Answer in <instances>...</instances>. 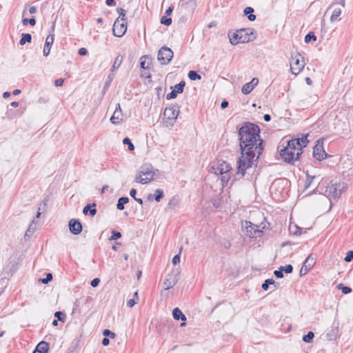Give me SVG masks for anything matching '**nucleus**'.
Here are the masks:
<instances>
[{
  "label": "nucleus",
  "instance_id": "obj_1",
  "mask_svg": "<svg viewBox=\"0 0 353 353\" xmlns=\"http://www.w3.org/2000/svg\"><path fill=\"white\" fill-rule=\"evenodd\" d=\"M257 125L245 123L239 130L241 156L237 161V174L244 176L263 151V141L260 138Z\"/></svg>",
  "mask_w": 353,
  "mask_h": 353
},
{
  "label": "nucleus",
  "instance_id": "obj_2",
  "mask_svg": "<svg viewBox=\"0 0 353 353\" xmlns=\"http://www.w3.org/2000/svg\"><path fill=\"white\" fill-rule=\"evenodd\" d=\"M345 188L344 183H333L332 181L330 184L325 185V183L321 182L314 192L323 194L332 201V199L335 200L339 198Z\"/></svg>",
  "mask_w": 353,
  "mask_h": 353
},
{
  "label": "nucleus",
  "instance_id": "obj_3",
  "mask_svg": "<svg viewBox=\"0 0 353 353\" xmlns=\"http://www.w3.org/2000/svg\"><path fill=\"white\" fill-rule=\"evenodd\" d=\"M212 172L220 176L223 186H225L230 180L231 175V167L225 161L218 162L216 165L211 168Z\"/></svg>",
  "mask_w": 353,
  "mask_h": 353
},
{
  "label": "nucleus",
  "instance_id": "obj_4",
  "mask_svg": "<svg viewBox=\"0 0 353 353\" xmlns=\"http://www.w3.org/2000/svg\"><path fill=\"white\" fill-rule=\"evenodd\" d=\"M154 172L150 164H143L139 170L135 181L141 184H146L153 180Z\"/></svg>",
  "mask_w": 353,
  "mask_h": 353
},
{
  "label": "nucleus",
  "instance_id": "obj_5",
  "mask_svg": "<svg viewBox=\"0 0 353 353\" xmlns=\"http://www.w3.org/2000/svg\"><path fill=\"white\" fill-rule=\"evenodd\" d=\"M241 228L245 234L249 238H256L263 234V230L260 229V225L253 224L250 221H245L242 223Z\"/></svg>",
  "mask_w": 353,
  "mask_h": 353
},
{
  "label": "nucleus",
  "instance_id": "obj_6",
  "mask_svg": "<svg viewBox=\"0 0 353 353\" xmlns=\"http://www.w3.org/2000/svg\"><path fill=\"white\" fill-rule=\"evenodd\" d=\"M179 114V105L178 104H173L170 107L166 108L164 110L163 115L165 119H167V125L172 126L174 124Z\"/></svg>",
  "mask_w": 353,
  "mask_h": 353
},
{
  "label": "nucleus",
  "instance_id": "obj_7",
  "mask_svg": "<svg viewBox=\"0 0 353 353\" xmlns=\"http://www.w3.org/2000/svg\"><path fill=\"white\" fill-rule=\"evenodd\" d=\"M303 152H294L292 149L283 146V148L280 149V155L283 160L287 163H293L299 159Z\"/></svg>",
  "mask_w": 353,
  "mask_h": 353
},
{
  "label": "nucleus",
  "instance_id": "obj_8",
  "mask_svg": "<svg viewBox=\"0 0 353 353\" xmlns=\"http://www.w3.org/2000/svg\"><path fill=\"white\" fill-rule=\"evenodd\" d=\"M305 62L303 57L300 54L292 57L290 61V70L293 74H299L304 68Z\"/></svg>",
  "mask_w": 353,
  "mask_h": 353
},
{
  "label": "nucleus",
  "instance_id": "obj_9",
  "mask_svg": "<svg viewBox=\"0 0 353 353\" xmlns=\"http://www.w3.org/2000/svg\"><path fill=\"white\" fill-rule=\"evenodd\" d=\"M173 55L174 53L170 48L163 46L158 52L157 59L161 65H168L171 61Z\"/></svg>",
  "mask_w": 353,
  "mask_h": 353
},
{
  "label": "nucleus",
  "instance_id": "obj_10",
  "mask_svg": "<svg viewBox=\"0 0 353 353\" xmlns=\"http://www.w3.org/2000/svg\"><path fill=\"white\" fill-rule=\"evenodd\" d=\"M127 30V23L125 21H120L119 18H117L113 25V34L115 37H122Z\"/></svg>",
  "mask_w": 353,
  "mask_h": 353
},
{
  "label": "nucleus",
  "instance_id": "obj_11",
  "mask_svg": "<svg viewBox=\"0 0 353 353\" xmlns=\"http://www.w3.org/2000/svg\"><path fill=\"white\" fill-rule=\"evenodd\" d=\"M315 263L316 259L312 256V254H310L305 260L300 270V275L303 276L306 274L308 271L314 265Z\"/></svg>",
  "mask_w": 353,
  "mask_h": 353
},
{
  "label": "nucleus",
  "instance_id": "obj_12",
  "mask_svg": "<svg viewBox=\"0 0 353 353\" xmlns=\"http://www.w3.org/2000/svg\"><path fill=\"white\" fill-rule=\"evenodd\" d=\"M179 272L167 275L164 282L163 288L168 290L174 286L178 282Z\"/></svg>",
  "mask_w": 353,
  "mask_h": 353
},
{
  "label": "nucleus",
  "instance_id": "obj_13",
  "mask_svg": "<svg viewBox=\"0 0 353 353\" xmlns=\"http://www.w3.org/2000/svg\"><path fill=\"white\" fill-rule=\"evenodd\" d=\"M110 121L114 125L121 124L123 121V115L119 103L117 104L115 110L110 118Z\"/></svg>",
  "mask_w": 353,
  "mask_h": 353
},
{
  "label": "nucleus",
  "instance_id": "obj_14",
  "mask_svg": "<svg viewBox=\"0 0 353 353\" xmlns=\"http://www.w3.org/2000/svg\"><path fill=\"white\" fill-rule=\"evenodd\" d=\"M238 33L241 43H248L252 40L251 37L253 32L250 29H241L238 30Z\"/></svg>",
  "mask_w": 353,
  "mask_h": 353
},
{
  "label": "nucleus",
  "instance_id": "obj_15",
  "mask_svg": "<svg viewBox=\"0 0 353 353\" xmlns=\"http://www.w3.org/2000/svg\"><path fill=\"white\" fill-rule=\"evenodd\" d=\"M68 226L70 232L72 233L73 234H79L82 231V225L81 222L77 219H71L69 221Z\"/></svg>",
  "mask_w": 353,
  "mask_h": 353
},
{
  "label": "nucleus",
  "instance_id": "obj_16",
  "mask_svg": "<svg viewBox=\"0 0 353 353\" xmlns=\"http://www.w3.org/2000/svg\"><path fill=\"white\" fill-rule=\"evenodd\" d=\"M339 322L334 321L330 329L326 334V338L329 341H334L339 335Z\"/></svg>",
  "mask_w": 353,
  "mask_h": 353
},
{
  "label": "nucleus",
  "instance_id": "obj_17",
  "mask_svg": "<svg viewBox=\"0 0 353 353\" xmlns=\"http://www.w3.org/2000/svg\"><path fill=\"white\" fill-rule=\"evenodd\" d=\"M327 156L322 145H316L313 150V157L318 161H322Z\"/></svg>",
  "mask_w": 353,
  "mask_h": 353
},
{
  "label": "nucleus",
  "instance_id": "obj_18",
  "mask_svg": "<svg viewBox=\"0 0 353 353\" xmlns=\"http://www.w3.org/2000/svg\"><path fill=\"white\" fill-rule=\"evenodd\" d=\"M54 41V34H50L47 37L43 48V55L45 57H47L50 51V48L53 43Z\"/></svg>",
  "mask_w": 353,
  "mask_h": 353
},
{
  "label": "nucleus",
  "instance_id": "obj_19",
  "mask_svg": "<svg viewBox=\"0 0 353 353\" xmlns=\"http://www.w3.org/2000/svg\"><path fill=\"white\" fill-rule=\"evenodd\" d=\"M83 213L93 217L97 213L96 203L87 204L83 209Z\"/></svg>",
  "mask_w": 353,
  "mask_h": 353
},
{
  "label": "nucleus",
  "instance_id": "obj_20",
  "mask_svg": "<svg viewBox=\"0 0 353 353\" xmlns=\"http://www.w3.org/2000/svg\"><path fill=\"white\" fill-rule=\"evenodd\" d=\"M49 350V344L43 341L38 343L35 350L32 353H48Z\"/></svg>",
  "mask_w": 353,
  "mask_h": 353
},
{
  "label": "nucleus",
  "instance_id": "obj_21",
  "mask_svg": "<svg viewBox=\"0 0 353 353\" xmlns=\"http://www.w3.org/2000/svg\"><path fill=\"white\" fill-rule=\"evenodd\" d=\"M286 146L292 149L294 152H302L300 141L296 140V139L288 141Z\"/></svg>",
  "mask_w": 353,
  "mask_h": 353
},
{
  "label": "nucleus",
  "instance_id": "obj_22",
  "mask_svg": "<svg viewBox=\"0 0 353 353\" xmlns=\"http://www.w3.org/2000/svg\"><path fill=\"white\" fill-rule=\"evenodd\" d=\"M172 316L176 320H181L183 321H186V316L183 314L181 310L178 307H175L172 310Z\"/></svg>",
  "mask_w": 353,
  "mask_h": 353
},
{
  "label": "nucleus",
  "instance_id": "obj_23",
  "mask_svg": "<svg viewBox=\"0 0 353 353\" xmlns=\"http://www.w3.org/2000/svg\"><path fill=\"white\" fill-rule=\"evenodd\" d=\"M150 65V59L148 56L144 55L140 58V66L143 69H148Z\"/></svg>",
  "mask_w": 353,
  "mask_h": 353
},
{
  "label": "nucleus",
  "instance_id": "obj_24",
  "mask_svg": "<svg viewBox=\"0 0 353 353\" xmlns=\"http://www.w3.org/2000/svg\"><path fill=\"white\" fill-rule=\"evenodd\" d=\"M254 12V9L251 7H246L243 10L244 14L248 17V19L250 21H253L256 19V15L253 14Z\"/></svg>",
  "mask_w": 353,
  "mask_h": 353
},
{
  "label": "nucleus",
  "instance_id": "obj_25",
  "mask_svg": "<svg viewBox=\"0 0 353 353\" xmlns=\"http://www.w3.org/2000/svg\"><path fill=\"white\" fill-rule=\"evenodd\" d=\"M228 37H229L230 42L231 43V44L236 45L238 43H241V42H240L241 39L239 37L238 30L236 32L229 33Z\"/></svg>",
  "mask_w": 353,
  "mask_h": 353
},
{
  "label": "nucleus",
  "instance_id": "obj_26",
  "mask_svg": "<svg viewBox=\"0 0 353 353\" xmlns=\"http://www.w3.org/2000/svg\"><path fill=\"white\" fill-rule=\"evenodd\" d=\"M48 202V199H45L39 204V206L38 207V211H37V213L36 214V218L37 219H39L40 218L41 214V211H43V212L46 211Z\"/></svg>",
  "mask_w": 353,
  "mask_h": 353
},
{
  "label": "nucleus",
  "instance_id": "obj_27",
  "mask_svg": "<svg viewBox=\"0 0 353 353\" xmlns=\"http://www.w3.org/2000/svg\"><path fill=\"white\" fill-rule=\"evenodd\" d=\"M129 202L128 197L123 196L120 197L118 200L117 208L119 210H123L124 209L125 204L128 203Z\"/></svg>",
  "mask_w": 353,
  "mask_h": 353
},
{
  "label": "nucleus",
  "instance_id": "obj_28",
  "mask_svg": "<svg viewBox=\"0 0 353 353\" xmlns=\"http://www.w3.org/2000/svg\"><path fill=\"white\" fill-rule=\"evenodd\" d=\"M32 40V36L29 33H23L21 38L19 41V44L21 46L25 45L26 43H30Z\"/></svg>",
  "mask_w": 353,
  "mask_h": 353
},
{
  "label": "nucleus",
  "instance_id": "obj_29",
  "mask_svg": "<svg viewBox=\"0 0 353 353\" xmlns=\"http://www.w3.org/2000/svg\"><path fill=\"white\" fill-rule=\"evenodd\" d=\"M270 285H274L275 288H277L278 283H276L274 279H266L264 283L262 284V288L263 290H268L269 288Z\"/></svg>",
  "mask_w": 353,
  "mask_h": 353
},
{
  "label": "nucleus",
  "instance_id": "obj_30",
  "mask_svg": "<svg viewBox=\"0 0 353 353\" xmlns=\"http://www.w3.org/2000/svg\"><path fill=\"white\" fill-rule=\"evenodd\" d=\"M123 59V55H118L115 59L112 65V71L119 68Z\"/></svg>",
  "mask_w": 353,
  "mask_h": 353
},
{
  "label": "nucleus",
  "instance_id": "obj_31",
  "mask_svg": "<svg viewBox=\"0 0 353 353\" xmlns=\"http://www.w3.org/2000/svg\"><path fill=\"white\" fill-rule=\"evenodd\" d=\"M185 85V82L184 81H181L174 86L173 90H174L178 94H181L183 92Z\"/></svg>",
  "mask_w": 353,
  "mask_h": 353
},
{
  "label": "nucleus",
  "instance_id": "obj_32",
  "mask_svg": "<svg viewBox=\"0 0 353 353\" xmlns=\"http://www.w3.org/2000/svg\"><path fill=\"white\" fill-rule=\"evenodd\" d=\"M188 76L189 79L192 81H196V80H201V76L196 71L194 70H190L189 71Z\"/></svg>",
  "mask_w": 353,
  "mask_h": 353
},
{
  "label": "nucleus",
  "instance_id": "obj_33",
  "mask_svg": "<svg viewBox=\"0 0 353 353\" xmlns=\"http://www.w3.org/2000/svg\"><path fill=\"white\" fill-rule=\"evenodd\" d=\"M254 89V85H251V83H245L243 85L241 91L244 94H250L252 90Z\"/></svg>",
  "mask_w": 353,
  "mask_h": 353
},
{
  "label": "nucleus",
  "instance_id": "obj_34",
  "mask_svg": "<svg viewBox=\"0 0 353 353\" xmlns=\"http://www.w3.org/2000/svg\"><path fill=\"white\" fill-rule=\"evenodd\" d=\"M336 288L337 289L341 290L345 294H347L352 291L351 288L345 286L343 283L338 284Z\"/></svg>",
  "mask_w": 353,
  "mask_h": 353
},
{
  "label": "nucleus",
  "instance_id": "obj_35",
  "mask_svg": "<svg viewBox=\"0 0 353 353\" xmlns=\"http://www.w3.org/2000/svg\"><path fill=\"white\" fill-rule=\"evenodd\" d=\"M341 8H335L332 12V14L330 18L331 21H336L338 19L339 17L341 15Z\"/></svg>",
  "mask_w": 353,
  "mask_h": 353
},
{
  "label": "nucleus",
  "instance_id": "obj_36",
  "mask_svg": "<svg viewBox=\"0 0 353 353\" xmlns=\"http://www.w3.org/2000/svg\"><path fill=\"white\" fill-rule=\"evenodd\" d=\"M163 195H164V194H163V190H161L160 189H157L155 190L154 194L153 195V196L156 201L159 202L161 200V199L163 197Z\"/></svg>",
  "mask_w": 353,
  "mask_h": 353
},
{
  "label": "nucleus",
  "instance_id": "obj_37",
  "mask_svg": "<svg viewBox=\"0 0 353 353\" xmlns=\"http://www.w3.org/2000/svg\"><path fill=\"white\" fill-rule=\"evenodd\" d=\"M289 230L291 233L295 235H300L301 234L302 228H299L297 225H294L293 226L290 225L289 228Z\"/></svg>",
  "mask_w": 353,
  "mask_h": 353
},
{
  "label": "nucleus",
  "instance_id": "obj_38",
  "mask_svg": "<svg viewBox=\"0 0 353 353\" xmlns=\"http://www.w3.org/2000/svg\"><path fill=\"white\" fill-rule=\"evenodd\" d=\"M314 334L312 331H310L307 334H305L303 336V341L305 343H309L312 341V339H314Z\"/></svg>",
  "mask_w": 353,
  "mask_h": 353
},
{
  "label": "nucleus",
  "instance_id": "obj_39",
  "mask_svg": "<svg viewBox=\"0 0 353 353\" xmlns=\"http://www.w3.org/2000/svg\"><path fill=\"white\" fill-rule=\"evenodd\" d=\"M316 40V37L314 34V33L312 32H310L308 34H307L305 35V39H304L305 42L307 43L310 42L311 41H315Z\"/></svg>",
  "mask_w": 353,
  "mask_h": 353
},
{
  "label": "nucleus",
  "instance_id": "obj_40",
  "mask_svg": "<svg viewBox=\"0 0 353 353\" xmlns=\"http://www.w3.org/2000/svg\"><path fill=\"white\" fill-rule=\"evenodd\" d=\"M123 143L124 145H127L128 146V149L130 151H132L134 150V145L130 141V139L128 137H125L123 139Z\"/></svg>",
  "mask_w": 353,
  "mask_h": 353
},
{
  "label": "nucleus",
  "instance_id": "obj_41",
  "mask_svg": "<svg viewBox=\"0 0 353 353\" xmlns=\"http://www.w3.org/2000/svg\"><path fill=\"white\" fill-rule=\"evenodd\" d=\"M117 12L119 13V19H120V21H125L126 19H125V13H126V11L121 8H118L117 9Z\"/></svg>",
  "mask_w": 353,
  "mask_h": 353
},
{
  "label": "nucleus",
  "instance_id": "obj_42",
  "mask_svg": "<svg viewBox=\"0 0 353 353\" xmlns=\"http://www.w3.org/2000/svg\"><path fill=\"white\" fill-rule=\"evenodd\" d=\"M296 140L300 141V146L303 148V147H305L308 143L307 134L303 135L301 138L296 139Z\"/></svg>",
  "mask_w": 353,
  "mask_h": 353
},
{
  "label": "nucleus",
  "instance_id": "obj_43",
  "mask_svg": "<svg viewBox=\"0 0 353 353\" xmlns=\"http://www.w3.org/2000/svg\"><path fill=\"white\" fill-rule=\"evenodd\" d=\"M54 316L57 318V320L61 322H64L65 320V314L61 311H57L54 313Z\"/></svg>",
  "mask_w": 353,
  "mask_h": 353
},
{
  "label": "nucleus",
  "instance_id": "obj_44",
  "mask_svg": "<svg viewBox=\"0 0 353 353\" xmlns=\"http://www.w3.org/2000/svg\"><path fill=\"white\" fill-rule=\"evenodd\" d=\"M111 233H112V236L109 239L110 241L117 240L121 237V233L118 231L112 230L111 232Z\"/></svg>",
  "mask_w": 353,
  "mask_h": 353
},
{
  "label": "nucleus",
  "instance_id": "obj_45",
  "mask_svg": "<svg viewBox=\"0 0 353 353\" xmlns=\"http://www.w3.org/2000/svg\"><path fill=\"white\" fill-rule=\"evenodd\" d=\"M279 268L283 270V272H285L286 274H290L293 271V266L290 264L285 266H280Z\"/></svg>",
  "mask_w": 353,
  "mask_h": 353
},
{
  "label": "nucleus",
  "instance_id": "obj_46",
  "mask_svg": "<svg viewBox=\"0 0 353 353\" xmlns=\"http://www.w3.org/2000/svg\"><path fill=\"white\" fill-rule=\"evenodd\" d=\"M103 335L106 338L110 337L111 339H114L116 336V334L108 329H105L103 331Z\"/></svg>",
  "mask_w": 353,
  "mask_h": 353
},
{
  "label": "nucleus",
  "instance_id": "obj_47",
  "mask_svg": "<svg viewBox=\"0 0 353 353\" xmlns=\"http://www.w3.org/2000/svg\"><path fill=\"white\" fill-rule=\"evenodd\" d=\"M22 22L24 26H26L28 23H29L30 26H33L36 23V20L34 17H32L31 19H23Z\"/></svg>",
  "mask_w": 353,
  "mask_h": 353
},
{
  "label": "nucleus",
  "instance_id": "obj_48",
  "mask_svg": "<svg viewBox=\"0 0 353 353\" xmlns=\"http://www.w3.org/2000/svg\"><path fill=\"white\" fill-rule=\"evenodd\" d=\"M52 280V274L51 273H48L46 274V277L44 279H41L39 281L43 284L48 283L50 281Z\"/></svg>",
  "mask_w": 353,
  "mask_h": 353
},
{
  "label": "nucleus",
  "instance_id": "obj_49",
  "mask_svg": "<svg viewBox=\"0 0 353 353\" xmlns=\"http://www.w3.org/2000/svg\"><path fill=\"white\" fill-rule=\"evenodd\" d=\"M161 23L165 26H170L172 23V19L164 16L161 19Z\"/></svg>",
  "mask_w": 353,
  "mask_h": 353
},
{
  "label": "nucleus",
  "instance_id": "obj_50",
  "mask_svg": "<svg viewBox=\"0 0 353 353\" xmlns=\"http://www.w3.org/2000/svg\"><path fill=\"white\" fill-rule=\"evenodd\" d=\"M177 94L178 93L174 90H172L170 93H168L166 95V99H168V100L174 99L176 97Z\"/></svg>",
  "mask_w": 353,
  "mask_h": 353
},
{
  "label": "nucleus",
  "instance_id": "obj_51",
  "mask_svg": "<svg viewBox=\"0 0 353 353\" xmlns=\"http://www.w3.org/2000/svg\"><path fill=\"white\" fill-rule=\"evenodd\" d=\"M346 262H350L353 260V251H348L344 259Z\"/></svg>",
  "mask_w": 353,
  "mask_h": 353
},
{
  "label": "nucleus",
  "instance_id": "obj_52",
  "mask_svg": "<svg viewBox=\"0 0 353 353\" xmlns=\"http://www.w3.org/2000/svg\"><path fill=\"white\" fill-rule=\"evenodd\" d=\"M181 250H182V248H180V252L179 254H176L172 259V262L173 265H174L178 264L180 262V253H181Z\"/></svg>",
  "mask_w": 353,
  "mask_h": 353
},
{
  "label": "nucleus",
  "instance_id": "obj_53",
  "mask_svg": "<svg viewBox=\"0 0 353 353\" xmlns=\"http://www.w3.org/2000/svg\"><path fill=\"white\" fill-rule=\"evenodd\" d=\"M274 276L278 278V279H282L283 277V270L282 269H280V268H279L278 270H275L274 272Z\"/></svg>",
  "mask_w": 353,
  "mask_h": 353
},
{
  "label": "nucleus",
  "instance_id": "obj_54",
  "mask_svg": "<svg viewBox=\"0 0 353 353\" xmlns=\"http://www.w3.org/2000/svg\"><path fill=\"white\" fill-rule=\"evenodd\" d=\"M78 53L79 55L81 56H85L88 54V50L86 48H81L79 51H78Z\"/></svg>",
  "mask_w": 353,
  "mask_h": 353
},
{
  "label": "nucleus",
  "instance_id": "obj_55",
  "mask_svg": "<svg viewBox=\"0 0 353 353\" xmlns=\"http://www.w3.org/2000/svg\"><path fill=\"white\" fill-rule=\"evenodd\" d=\"M100 283V279L98 278H95L91 281V285L94 288L98 286Z\"/></svg>",
  "mask_w": 353,
  "mask_h": 353
},
{
  "label": "nucleus",
  "instance_id": "obj_56",
  "mask_svg": "<svg viewBox=\"0 0 353 353\" xmlns=\"http://www.w3.org/2000/svg\"><path fill=\"white\" fill-rule=\"evenodd\" d=\"M137 301L134 299H131L127 301V306L129 307H132L135 304Z\"/></svg>",
  "mask_w": 353,
  "mask_h": 353
},
{
  "label": "nucleus",
  "instance_id": "obj_57",
  "mask_svg": "<svg viewBox=\"0 0 353 353\" xmlns=\"http://www.w3.org/2000/svg\"><path fill=\"white\" fill-rule=\"evenodd\" d=\"M315 178V176H310L309 174H307V180L308 183L305 185V188H308L312 183V180Z\"/></svg>",
  "mask_w": 353,
  "mask_h": 353
},
{
  "label": "nucleus",
  "instance_id": "obj_58",
  "mask_svg": "<svg viewBox=\"0 0 353 353\" xmlns=\"http://www.w3.org/2000/svg\"><path fill=\"white\" fill-rule=\"evenodd\" d=\"M64 82V79H57L55 81H54V85L58 87V86H61L63 85Z\"/></svg>",
  "mask_w": 353,
  "mask_h": 353
},
{
  "label": "nucleus",
  "instance_id": "obj_59",
  "mask_svg": "<svg viewBox=\"0 0 353 353\" xmlns=\"http://www.w3.org/2000/svg\"><path fill=\"white\" fill-rule=\"evenodd\" d=\"M136 194H137V190L134 188L131 189L130 191V195L134 199H135L136 197Z\"/></svg>",
  "mask_w": 353,
  "mask_h": 353
},
{
  "label": "nucleus",
  "instance_id": "obj_60",
  "mask_svg": "<svg viewBox=\"0 0 353 353\" xmlns=\"http://www.w3.org/2000/svg\"><path fill=\"white\" fill-rule=\"evenodd\" d=\"M259 80L257 78H253L250 82L248 83H251V85H254V88L258 84Z\"/></svg>",
  "mask_w": 353,
  "mask_h": 353
},
{
  "label": "nucleus",
  "instance_id": "obj_61",
  "mask_svg": "<svg viewBox=\"0 0 353 353\" xmlns=\"http://www.w3.org/2000/svg\"><path fill=\"white\" fill-rule=\"evenodd\" d=\"M228 101H227L226 100H223L221 103V108L222 109H225L228 106Z\"/></svg>",
  "mask_w": 353,
  "mask_h": 353
},
{
  "label": "nucleus",
  "instance_id": "obj_62",
  "mask_svg": "<svg viewBox=\"0 0 353 353\" xmlns=\"http://www.w3.org/2000/svg\"><path fill=\"white\" fill-rule=\"evenodd\" d=\"M110 343V340L108 338H106V337H104L102 340V344L104 346H107Z\"/></svg>",
  "mask_w": 353,
  "mask_h": 353
},
{
  "label": "nucleus",
  "instance_id": "obj_63",
  "mask_svg": "<svg viewBox=\"0 0 353 353\" xmlns=\"http://www.w3.org/2000/svg\"><path fill=\"white\" fill-rule=\"evenodd\" d=\"M105 3L108 6H115L114 0H105Z\"/></svg>",
  "mask_w": 353,
  "mask_h": 353
},
{
  "label": "nucleus",
  "instance_id": "obj_64",
  "mask_svg": "<svg viewBox=\"0 0 353 353\" xmlns=\"http://www.w3.org/2000/svg\"><path fill=\"white\" fill-rule=\"evenodd\" d=\"M263 119H264L265 121L269 122L271 120V116L270 114H265L263 116Z\"/></svg>",
  "mask_w": 353,
  "mask_h": 353
}]
</instances>
